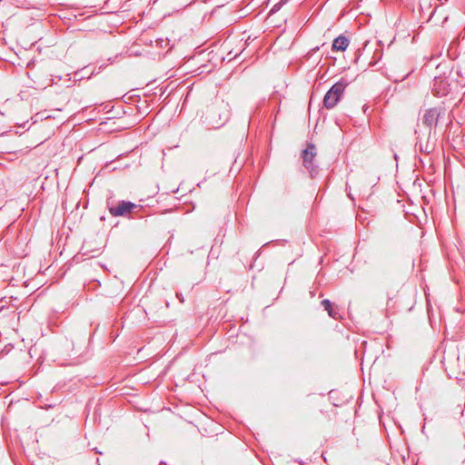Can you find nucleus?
<instances>
[{
    "mask_svg": "<svg viewBox=\"0 0 465 465\" xmlns=\"http://www.w3.org/2000/svg\"><path fill=\"white\" fill-rule=\"evenodd\" d=\"M316 155L317 149L313 143H309L302 152L303 166L310 173L312 177H315L319 172L318 165L314 163Z\"/></svg>",
    "mask_w": 465,
    "mask_h": 465,
    "instance_id": "3",
    "label": "nucleus"
},
{
    "mask_svg": "<svg viewBox=\"0 0 465 465\" xmlns=\"http://www.w3.org/2000/svg\"><path fill=\"white\" fill-rule=\"evenodd\" d=\"M231 115L230 105L223 100L216 99L206 109L204 123L208 128L217 129L224 125Z\"/></svg>",
    "mask_w": 465,
    "mask_h": 465,
    "instance_id": "1",
    "label": "nucleus"
},
{
    "mask_svg": "<svg viewBox=\"0 0 465 465\" xmlns=\"http://www.w3.org/2000/svg\"><path fill=\"white\" fill-rule=\"evenodd\" d=\"M136 204L129 201H121L116 206H108L109 213L112 216H125L132 213Z\"/></svg>",
    "mask_w": 465,
    "mask_h": 465,
    "instance_id": "4",
    "label": "nucleus"
},
{
    "mask_svg": "<svg viewBox=\"0 0 465 465\" xmlns=\"http://www.w3.org/2000/svg\"><path fill=\"white\" fill-rule=\"evenodd\" d=\"M349 45V39L341 35L333 40L332 50L333 51H345Z\"/></svg>",
    "mask_w": 465,
    "mask_h": 465,
    "instance_id": "7",
    "label": "nucleus"
},
{
    "mask_svg": "<svg viewBox=\"0 0 465 465\" xmlns=\"http://www.w3.org/2000/svg\"><path fill=\"white\" fill-rule=\"evenodd\" d=\"M416 147H418L420 152L421 153H430V152L431 151V148L428 143L424 145L421 142H417Z\"/></svg>",
    "mask_w": 465,
    "mask_h": 465,
    "instance_id": "9",
    "label": "nucleus"
},
{
    "mask_svg": "<svg viewBox=\"0 0 465 465\" xmlns=\"http://www.w3.org/2000/svg\"><path fill=\"white\" fill-rule=\"evenodd\" d=\"M321 303L323 306L324 310L328 312L330 317L333 319L339 318V312L333 309V304L330 300L324 299L322 301Z\"/></svg>",
    "mask_w": 465,
    "mask_h": 465,
    "instance_id": "8",
    "label": "nucleus"
},
{
    "mask_svg": "<svg viewBox=\"0 0 465 465\" xmlns=\"http://www.w3.org/2000/svg\"><path fill=\"white\" fill-rule=\"evenodd\" d=\"M432 90L438 96H443L449 93V84L441 78H435Z\"/></svg>",
    "mask_w": 465,
    "mask_h": 465,
    "instance_id": "6",
    "label": "nucleus"
},
{
    "mask_svg": "<svg viewBox=\"0 0 465 465\" xmlns=\"http://www.w3.org/2000/svg\"><path fill=\"white\" fill-rule=\"evenodd\" d=\"M439 117V112L436 108H430L425 112L422 117L423 123L431 128L432 126L437 124Z\"/></svg>",
    "mask_w": 465,
    "mask_h": 465,
    "instance_id": "5",
    "label": "nucleus"
},
{
    "mask_svg": "<svg viewBox=\"0 0 465 465\" xmlns=\"http://www.w3.org/2000/svg\"><path fill=\"white\" fill-rule=\"evenodd\" d=\"M287 2H288V0H280L277 4H275L272 6L271 13H275V12L279 11Z\"/></svg>",
    "mask_w": 465,
    "mask_h": 465,
    "instance_id": "10",
    "label": "nucleus"
},
{
    "mask_svg": "<svg viewBox=\"0 0 465 465\" xmlns=\"http://www.w3.org/2000/svg\"><path fill=\"white\" fill-rule=\"evenodd\" d=\"M95 452L98 453V454H101L102 452L97 450V449H94Z\"/></svg>",
    "mask_w": 465,
    "mask_h": 465,
    "instance_id": "13",
    "label": "nucleus"
},
{
    "mask_svg": "<svg viewBox=\"0 0 465 465\" xmlns=\"http://www.w3.org/2000/svg\"><path fill=\"white\" fill-rule=\"evenodd\" d=\"M176 296L180 300L181 302H183V296L181 293H177Z\"/></svg>",
    "mask_w": 465,
    "mask_h": 465,
    "instance_id": "11",
    "label": "nucleus"
},
{
    "mask_svg": "<svg viewBox=\"0 0 465 465\" xmlns=\"http://www.w3.org/2000/svg\"><path fill=\"white\" fill-rule=\"evenodd\" d=\"M347 83L345 81H338L325 94L323 97V105L327 109H332L341 100L344 94Z\"/></svg>",
    "mask_w": 465,
    "mask_h": 465,
    "instance_id": "2",
    "label": "nucleus"
},
{
    "mask_svg": "<svg viewBox=\"0 0 465 465\" xmlns=\"http://www.w3.org/2000/svg\"><path fill=\"white\" fill-rule=\"evenodd\" d=\"M375 183H376L375 179H372V180L370 182V184H371V185H375Z\"/></svg>",
    "mask_w": 465,
    "mask_h": 465,
    "instance_id": "12",
    "label": "nucleus"
}]
</instances>
